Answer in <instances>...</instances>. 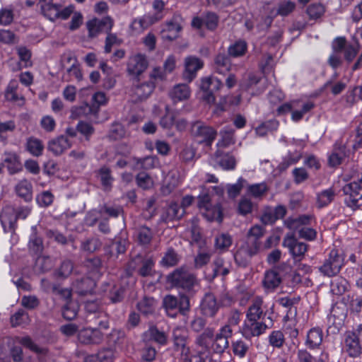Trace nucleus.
<instances>
[{"instance_id": "f257e3e1", "label": "nucleus", "mask_w": 362, "mask_h": 362, "mask_svg": "<svg viewBox=\"0 0 362 362\" xmlns=\"http://www.w3.org/2000/svg\"><path fill=\"white\" fill-rule=\"evenodd\" d=\"M167 282L179 291L180 294H187L193 298L200 289V282L197 275L191 272L187 267L181 266L166 276Z\"/></svg>"}, {"instance_id": "f03ea898", "label": "nucleus", "mask_w": 362, "mask_h": 362, "mask_svg": "<svg viewBox=\"0 0 362 362\" xmlns=\"http://www.w3.org/2000/svg\"><path fill=\"white\" fill-rule=\"evenodd\" d=\"M163 306L170 317H176L178 314L188 315L191 310L190 298L187 294H178V296L167 295L163 300Z\"/></svg>"}, {"instance_id": "7ed1b4c3", "label": "nucleus", "mask_w": 362, "mask_h": 362, "mask_svg": "<svg viewBox=\"0 0 362 362\" xmlns=\"http://www.w3.org/2000/svg\"><path fill=\"white\" fill-rule=\"evenodd\" d=\"M344 264V255L337 249H332L322 265L317 267L319 272L324 276H337Z\"/></svg>"}, {"instance_id": "20e7f679", "label": "nucleus", "mask_w": 362, "mask_h": 362, "mask_svg": "<svg viewBox=\"0 0 362 362\" xmlns=\"http://www.w3.org/2000/svg\"><path fill=\"white\" fill-rule=\"evenodd\" d=\"M190 133L199 144L206 146H211L217 136V132L214 127L201 120L191 124Z\"/></svg>"}, {"instance_id": "39448f33", "label": "nucleus", "mask_w": 362, "mask_h": 362, "mask_svg": "<svg viewBox=\"0 0 362 362\" xmlns=\"http://www.w3.org/2000/svg\"><path fill=\"white\" fill-rule=\"evenodd\" d=\"M341 190L348 207L356 209L362 206V174L356 181L345 185Z\"/></svg>"}, {"instance_id": "423d86ee", "label": "nucleus", "mask_w": 362, "mask_h": 362, "mask_svg": "<svg viewBox=\"0 0 362 362\" xmlns=\"http://www.w3.org/2000/svg\"><path fill=\"white\" fill-rule=\"evenodd\" d=\"M272 315V313L267 317V319L269 320V322H266L245 320L241 329L242 335L246 339L250 340L252 337H259L264 333L266 329L272 328L274 325Z\"/></svg>"}, {"instance_id": "0eeeda50", "label": "nucleus", "mask_w": 362, "mask_h": 362, "mask_svg": "<svg viewBox=\"0 0 362 362\" xmlns=\"http://www.w3.org/2000/svg\"><path fill=\"white\" fill-rule=\"evenodd\" d=\"M222 81L215 77L209 76L203 78L199 88L202 92V99L208 104L214 103L216 101L215 93L223 87Z\"/></svg>"}, {"instance_id": "6e6552de", "label": "nucleus", "mask_w": 362, "mask_h": 362, "mask_svg": "<svg viewBox=\"0 0 362 362\" xmlns=\"http://www.w3.org/2000/svg\"><path fill=\"white\" fill-rule=\"evenodd\" d=\"M93 99L97 105H89L88 104H84L79 107H73L71 111V117L77 119L89 115H96L99 110V105L105 103L106 96L102 92H97L93 95Z\"/></svg>"}, {"instance_id": "1a4fd4ad", "label": "nucleus", "mask_w": 362, "mask_h": 362, "mask_svg": "<svg viewBox=\"0 0 362 362\" xmlns=\"http://www.w3.org/2000/svg\"><path fill=\"white\" fill-rule=\"evenodd\" d=\"M198 206L204 209L208 213L207 216L211 220H216L221 222L223 220V214L219 204L212 206L211 203V197L209 193L204 192L198 196Z\"/></svg>"}, {"instance_id": "9d476101", "label": "nucleus", "mask_w": 362, "mask_h": 362, "mask_svg": "<svg viewBox=\"0 0 362 362\" xmlns=\"http://www.w3.org/2000/svg\"><path fill=\"white\" fill-rule=\"evenodd\" d=\"M282 245L288 247L293 257L298 261L304 257L308 247L307 244L298 241L293 233H288L284 238Z\"/></svg>"}, {"instance_id": "9b49d317", "label": "nucleus", "mask_w": 362, "mask_h": 362, "mask_svg": "<svg viewBox=\"0 0 362 362\" xmlns=\"http://www.w3.org/2000/svg\"><path fill=\"white\" fill-rule=\"evenodd\" d=\"M173 341L174 349L180 351L183 358H189L190 349L188 346L189 336L186 329L183 328H176L173 332Z\"/></svg>"}, {"instance_id": "f8f14e48", "label": "nucleus", "mask_w": 362, "mask_h": 362, "mask_svg": "<svg viewBox=\"0 0 362 362\" xmlns=\"http://www.w3.org/2000/svg\"><path fill=\"white\" fill-rule=\"evenodd\" d=\"M88 35L90 37H96L100 33H109L113 26V21L110 16L102 19L93 18L87 22Z\"/></svg>"}, {"instance_id": "ddd939ff", "label": "nucleus", "mask_w": 362, "mask_h": 362, "mask_svg": "<svg viewBox=\"0 0 362 362\" xmlns=\"http://www.w3.org/2000/svg\"><path fill=\"white\" fill-rule=\"evenodd\" d=\"M179 18V16H174L170 21L161 25L160 34L163 40L172 42L179 37V33L182 29L178 22Z\"/></svg>"}, {"instance_id": "4468645a", "label": "nucleus", "mask_w": 362, "mask_h": 362, "mask_svg": "<svg viewBox=\"0 0 362 362\" xmlns=\"http://www.w3.org/2000/svg\"><path fill=\"white\" fill-rule=\"evenodd\" d=\"M265 229L259 225L252 226L247 232L246 240L243 244L256 254H258L261 247V239L264 236Z\"/></svg>"}, {"instance_id": "2eb2a0df", "label": "nucleus", "mask_w": 362, "mask_h": 362, "mask_svg": "<svg viewBox=\"0 0 362 362\" xmlns=\"http://www.w3.org/2000/svg\"><path fill=\"white\" fill-rule=\"evenodd\" d=\"M233 330L230 325H226L221 327L215 336L212 349L216 354H223L229 346L228 339L232 337Z\"/></svg>"}, {"instance_id": "dca6fc26", "label": "nucleus", "mask_w": 362, "mask_h": 362, "mask_svg": "<svg viewBox=\"0 0 362 362\" xmlns=\"http://www.w3.org/2000/svg\"><path fill=\"white\" fill-rule=\"evenodd\" d=\"M199 310L201 314L204 317H214L219 310V304L214 293H206L202 298Z\"/></svg>"}, {"instance_id": "f3484780", "label": "nucleus", "mask_w": 362, "mask_h": 362, "mask_svg": "<svg viewBox=\"0 0 362 362\" xmlns=\"http://www.w3.org/2000/svg\"><path fill=\"white\" fill-rule=\"evenodd\" d=\"M77 338L82 344H98L103 339V334L97 328H85L78 332Z\"/></svg>"}, {"instance_id": "a211bd4d", "label": "nucleus", "mask_w": 362, "mask_h": 362, "mask_svg": "<svg viewBox=\"0 0 362 362\" xmlns=\"http://www.w3.org/2000/svg\"><path fill=\"white\" fill-rule=\"evenodd\" d=\"M185 214V209L176 202L170 203L166 206L159 219V223H168L170 221L180 220Z\"/></svg>"}, {"instance_id": "6ab92c4d", "label": "nucleus", "mask_w": 362, "mask_h": 362, "mask_svg": "<svg viewBox=\"0 0 362 362\" xmlns=\"http://www.w3.org/2000/svg\"><path fill=\"white\" fill-rule=\"evenodd\" d=\"M148 67V62L145 56L136 54L133 57L127 66L129 75L138 78Z\"/></svg>"}, {"instance_id": "aec40b11", "label": "nucleus", "mask_w": 362, "mask_h": 362, "mask_svg": "<svg viewBox=\"0 0 362 362\" xmlns=\"http://www.w3.org/2000/svg\"><path fill=\"white\" fill-rule=\"evenodd\" d=\"M344 349L348 355L353 358L358 357L361 354L362 347L354 333L348 332L345 334Z\"/></svg>"}, {"instance_id": "412c9836", "label": "nucleus", "mask_w": 362, "mask_h": 362, "mask_svg": "<svg viewBox=\"0 0 362 362\" xmlns=\"http://www.w3.org/2000/svg\"><path fill=\"white\" fill-rule=\"evenodd\" d=\"M203 62L195 57H189L185 59V70L183 73V78L191 82L196 76L197 71L202 68Z\"/></svg>"}, {"instance_id": "4be33fe9", "label": "nucleus", "mask_w": 362, "mask_h": 362, "mask_svg": "<svg viewBox=\"0 0 362 362\" xmlns=\"http://www.w3.org/2000/svg\"><path fill=\"white\" fill-rule=\"evenodd\" d=\"M102 286L103 291L105 292L107 291V287H110L107 296L111 303H118L124 300L126 295L125 286L122 284H114L111 286L107 282L103 283Z\"/></svg>"}, {"instance_id": "5701e85b", "label": "nucleus", "mask_w": 362, "mask_h": 362, "mask_svg": "<svg viewBox=\"0 0 362 362\" xmlns=\"http://www.w3.org/2000/svg\"><path fill=\"white\" fill-rule=\"evenodd\" d=\"M71 144L69 140L65 136L61 135L48 142L47 150L54 156H58L71 148Z\"/></svg>"}, {"instance_id": "b1692460", "label": "nucleus", "mask_w": 362, "mask_h": 362, "mask_svg": "<svg viewBox=\"0 0 362 362\" xmlns=\"http://www.w3.org/2000/svg\"><path fill=\"white\" fill-rule=\"evenodd\" d=\"M154 88L155 84L151 81L134 85L132 91L135 100L138 102L147 99L153 93Z\"/></svg>"}, {"instance_id": "393cba45", "label": "nucleus", "mask_w": 362, "mask_h": 362, "mask_svg": "<svg viewBox=\"0 0 362 362\" xmlns=\"http://www.w3.org/2000/svg\"><path fill=\"white\" fill-rule=\"evenodd\" d=\"M95 286V281L89 276L77 279L74 284V289L79 296L92 293Z\"/></svg>"}, {"instance_id": "a878e982", "label": "nucleus", "mask_w": 362, "mask_h": 362, "mask_svg": "<svg viewBox=\"0 0 362 362\" xmlns=\"http://www.w3.org/2000/svg\"><path fill=\"white\" fill-rule=\"evenodd\" d=\"M31 233L28 245L29 253L31 255L40 257L44 250V244L42 238L37 233L35 227L32 228Z\"/></svg>"}, {"instance_id": "bb28decb", "label": "nucleus", "mask_w": 362, "mask_h": 362, "mask_svg": "<svg viewBox=\"0 0 362 362\" xmlns=\"http://www.w3.org/2000/svg\"><path fill=\"white\" fill-rule=\"evenodd\" d=\"M256 255L255 252L242 245L235 252L234 259L238 266L245 268L249 265L252 257Z\"/></svg>"}, {"instance_id": "cd10ccee", "label": "nucleus", "mask_w": 362, "mask_h": 362, "mask_svg": "<svg viewBox=\"0 0 362 362\" xmlns=\"http://www.w3.org/2000/svg\"><path fill=\"white\" fill-rule=\"evenodd\" d=\"M142 338L145 341H153L160 345H165L168 341L165 332L159 330L154 325L150 326L148 329L143 334Z\"/></svg>"}, {"instance_id": "c85d7f7f", "label": "nucleus", "mask_w": 362, "mask_h": 362, "mask_svg": "<svg viewBox=\"0 0 362 362\" xmlns=\"http://www.w3.org/2000/svg\"><path fill=\"white\" fill-rule=\"evenodd\" d=\"M281 281L278 271L272 269L265 272L262 285L266 290L273 291L280 285Z\"/></svg>"}, {"instance_id": "c756f323", "label": "nucleus", "mask_w": 362, "mask_h": 362, "mask_svg": "<svg viewBox=\"0 0 362 362\" xmlns=\"http://www.w3.org/2000/svg\"><path fill=\"white\" fill-rule=\"evenodd\" d=\"M231 69L230 56L226 53H218L214 59V69L216 72L225 75Z\"/></svg>"}, {"instance_id": "7c9ffc66", "label": "nucleus", "mask_w": 362, "mask_h": 362, "mask_svg": "<svg viewBox=\"0 0 362 362\" xmlns=\"http://www.w3.org/2000/svg\"><path fill=\"white\" fill-rule=\"evenodd\" d=\"M15 192L25 202H30L33 199V185L30 181L23 179L15 186Z\"/></svg>"}, {"instance_id": "2f4dec72", "label": "nucleus", "mask_w": 362, "mask_h": 362, "mask_svg": "<svg viewBox=\"0 0 362 362\" xmlns=\"http://www.w3.org/2000/svg\"><path fill=\"white\" fill-rule=\"evenodd\" d=\"M215 160L216 164L225 170H234L236 166L235 157L229 153L217 151L216 153Z\"/></svg>"}, {"instance_id": "473e14b6", "label": "nucleus", "mask_w": 362, "mask_h": 362, "mask_svg": "<svg viewBox=\"0 0 362 362\" xmlns=\"http://www.w3.org/2000/svg\"><path fill=\"white\" fill-rule=\"evenodd\" d=\"M135 234L137 243L139 245L144 247L148 246L153 238V232L152 229L146 225L138 226L135 229Z\"/></svg>"}, {"instance_id": "72a5a7b5", "label": "nucleus", "mask_w": 362, "mask_h": 362, "mask_svg": "<svg viewBox=\"0 0 362 362\" xmlns=\"http://www.w3.org/2000/svg\"><path fill=\"white\" fill-rule=\"evenodd\" d=\"M349 153L344 145L337 142L334 144L333 153L329 157V165L332 167L339 165L345 157L349 156Z\"/></svg>"}, {"instance_id": "f704fd0d", "label": "nucleus", "mask_w": 362, "mask_h": 362, "mask_svg": "<svg viewBox=\"0 0 362 362\" xmlns=\"http://www.w3.org/2000/svg\"><path fill=\"white\" fill-rule=\"evenodd\" d=\"M169 95L174 103L182 101L189 98L190 90L187 84L179 83L170 91Z\"/></svg>"}, {"instance_id": "c9c22d12", "label": "nucleus", "mask_w": 362, "mask_h": 362, "mask_svg": "<svg viewBox=\"0 0 362 362\" xmlns=\"http://www.w3.org/2000/svg\"><path fill=\"white\" fill-rule=\"evenodd\" d=\"M112 171L110 168L103 165L99 170L95 171L96 177L100 180V184L105 190L111 189L114 180L112 176Z\"/></svg>"}, {"instance_id": "e433bc0d", "label": "nucleus", "mask_w": 362, "mask_h": 362, "mask_svg": "<svg viewBox=\"0 0 362 362\" xmlns=\"http://www.w3.org/2000/svg\"><path fill=\"white\" fill-rule=\"evenodd\" d=\"M103 245V242L97 235L88 237L81 241L80 249L81 251L93 253L98 251Z\"/></svg>"}, {"instance_id": "4c0bfd02", "label": "nucleus", "mask_w": 362, "mask_h": 362, "mask_svg": "<svg viewBox=\"0 0 362 362\" xmlns=\"http://www.w3.org/2000/svg\"><path fill=\"white\" fill-rule=\"evenodd\" d=\"M263 303L262 298L260 297H256L252 304L249 307L247 312V320H254L259 321L262 317L263 311L262 305Z\"/></svg>"}, {"instance_id": "58836bf2", "label": "nucleus", "mask_w": 362, "mask_h": 362, "mask_svg": "<svg viewBox=\"0 0 362 362\" xmlns=\"http://www.w3.org/2000/svg\"><path fill=\"white\" fill-rule=\"evenodd\" d=\"M323 332L319 327L312 328L307 334L305 344L310 349L317 348L322 342Z\"/></svg>"}, {"instance_id": "ea45409f", "label": "nucleus", "mask_w": 362, "mask_h": 362, "mask_svg": "<svg viewBox=\"0 0 362 362\" xmlns=\"http://www.w3.org/2000/svg\"><path fill=\"white\" fill-rule=\"evenodd\" d=\"M4 162L7 164L9 174L13 175L22 170V165L19 157L16 153H5Z\"/></svg>"}, {"instance_id": "a19ab883", "label": "nucleus", "mask_w": 362, "mask_h": 362, "mask_svg": "<svg viewBox=\"0 0 362 362\" xmlns=\"http://www.w3.org/2000/svg\"><path fill=\"white\" fill-rule=\"evenodd\" d=\"M180 255L172 247L168 248L160 260V265L164 267H173L178 264Z\"/></svg>"}, {"instance_id": "79ce46f5", "label": "nucleus", "mask_w": 362, "mask_h": 362, "mask_svg": "<svg viewBox=\"0 0 362 362\" xmlns=\"http://www.w3.org/2000/svg\"><path fill=\"white\" fill-rule=\"evenodd\" d=\"M336 192L332 187L322 190L317 194V206L323 208L332 202L336 197Z\"/></svg>"}, {"instance_id": "37998d69", "label": "nucleus", "mask_w": 362, "mask_h": 362, "mask_svg": "<svg viewBox=\"0 0 362 362\" xmlns=\"http://www.w3.org/2000/svg\"><path fill=\"white\" fill-rule=\"evenodd\" d=\"M136 308L144 315H152L155 312L156 300L152 297H144L138 302Z\"/></svg>"}, {"instance_id": "c03bdc74", "label": "nucleus", "mask_w": 362, "mask_h": 362, "mask_svg": "<svg viewBox=\"0 0 362 362\" xmlns=\"http://www.w3.org/2000/svg\"><path fill=\"white\" fill-rule=\"evenodd\" d=\"M26 150L34 156H40L42 154L44 145L41 140L30 137L27 139Z\"/></svg>"}, {"instance_id": "a18cd8bd", "label": "nucleus", "mask_w": 362, "mask_h": 362, "mask_svg": "<svg viewBox=\"0 0 362 362\" xmlns=\"http://www.w3.org/2000/svg\"><path fill=\"white\" fill-rule=\"evenodd\" d=\"M74 269V263L69 259H64L58 269L54 271V276L62 279L69 277Z\"/></svg>"}, {"instance_id": "49530a36", "label": "nucleus", "mask_w": 362, "mask_h": 362, "mask_svg": "<svg viewBox=\"0 0 362 362\" xmlns=\"http://www.w3.org/2000/svg\"><path fill=\"white\" fill-rule=\"evenodd\" d=\"M40 8L42 13L50 21H54L57 18H59L60 4H53L52 2L49 4L41 6Z\"/></svg>"}, {"instance_id": "de8ad7c7", "label": "nucleus", "mask_w": 362, "mask_h": 362, "mask_svg": "<svg viewBox=\"0 0 362 362\" xmlns=\"http://www.w3.org/2000/svg\"><path fill=\"white\" fill-rule=\"evenodd\" d=\"M326 8L324 5L320 3L310 4L307 9L306 13L310 20L317 21L325 13Z\"/></svg>"}, {"instance_id": "09e8293b", "label": "nucleus", "mask_w": 362, "mask_h": 362, "mask_svg": "<svg viewBox=\"0 0 362 362\" xmlns=\"http://www.w3.org/2000/svg\"><path fill=\"white\" fill-rule=\"evenodd\" d=\"M78 312V305L77 303L68 300L62 308V316L66 320H73L76 318Z\"/></svg>"}, {"instance_id": "8fccbe9b", "label": "nucleus", "mask_w": 362, "mask_h": 362, "mask_svg": "<svg viewBox=\"0 0 362 362\" xmlns=\"http://www.w3.org/2000/svg\"><path fill=\"white\" fill-rule=\"evenodd\" d=\"M347 281L342 278L338 277L331 281L330 291L336 296H341L347 290Z\"/></svg>"}, {"instance_id": "3c124183", "label": "nucleus", "mask_w": 362, "mask_h": 362, "mask_svg": "<svg viewBox=\"0 0 362 362\" xmlns=\"http://www.w3.org/2000/svg\"><path fill=\"white\" fill-rule=\"evenodd\" d=\"M300 300V298H288V297H282L280 298L278 300L279 303L286 308H288V310L287 312V315L284 317V319L286 320L287 318H288L289 315L293 314V315L295 316L297 313V309L296 307H293V305L298 303Z\"/></svg>"}, {"instance_id": "603ef678", "label": "nucleus", "mask_w": 362, "mask_h": 362, "mask_svg": "<svg viewBox=\"0 0 362 362\" xmlns=\"http://www.w3.org/2000/svg\"><path fill=\"white\" fill-rule=\"evenodd\" d=\"M20 343L37 354L45 356L48 353V349L47 348L38 346L33 342L30 337H22L20 339Z\"/></svg>"}, {"instance_id": "864d4df0", "label": "nucleus", "mask_w": 362, "mask_h": 362, "mask_svg": "<svg viewBox=\"0 0 362 362\" xmlns=\"http://www.w3.org/2000/svg\"><path fill=\"white\" fill-rule=\"evenodd\" d=\"M155 262L151 257L145 258L141 261V266L138 270V274L142 277L151 276L154 274Z\"/></svg>"}, {"instance_id": "5fc2aeb1", "label": "nucleus", "mask_w": 362, "mask_h": 362, "mask_svg": "<svg viewBox=\"0 0 362 362\" xmlns=\"http://www.w3.org/2000/svg\"><path fill=\"white\" fill-rule=\"evenodd\" d=\"M229 269L224 267V260L221 257H217L213 262L212 278L214 279L220 275L226 276L229 273Z\"/></svg>"}, {"instance_id": "6e6d98bb", "label": "nucleus", "mask_w": 362, "mask_h": 362, "mask_svg": "<svg viewBox=\"0 0 362 362\" xmlns=\"http://www.w3.org/2000/svg\"><path fill=\"white\" fill-rule=\"evenodd\" d=\"M18 84L16 81H11L5 90V98L8 101L17 102L18 100L23 101V97H19L16 93Z\"/></svg>"}, {"instance_id": "4d7b16f0", "label": "nucleus", "mask_w": 362, "mask_h": 362, "mask_svg": "<svg viewBox=\"0 0 362 362\" xmlns=\"http://www.w3.org/2000/svg\"><path fill=\"white\" fill-rule=\"evenodd\" d=\"M203 18L204 25L208 30L214 31L217 28L219 17L216 13L208 11L204 13Z\"/></svg>"}, {"instance_id": "13d9d810", "label": "nucleus", "mask_w": 362, "mask_h": 362, "mask_svg": "<svg viewBox=\"0 0 362 362\" xmlns=\"http://www.w3.org/2000/svg\"><path fill=\"white\" fill-rule=\"evenodd\" d=\"M196 339V343L200 346L206 347L208 345L207 339H211L214 337L215 329L213 327H204Z\"/></svg>"}, {"instance_id": "bf43d9fd", "label": "nucleus", "mask_w": 362, "mask_h": 362, "mask_svg": "<svg viewBox=\"0 0 362 362\" xmlns=\"http://www.w3.org/2000/svg\"><path fill=\"white\" fill-rule=\"evenodd\" d=\"M232 244V238L228 233H221L215 238V247L221 250H226Z\"/></svg>"}, {"instance_id": "052dcab7", "label": "nucleus", "mask_w": 362, "mask_h": 362, "mask_svg": "<svg viewBox=\"0 0 362 362\" xmlns=\"http://www.w3.org/2000/svg\"><path fill=\"white\" fill-rule=\"evenodd\" d=\"M247 50V44L244 41L236 42L228 47V55L233 57H238L245 54Z\"/></svg>"}, {"instance_id": "680f3d73", "label": "nucleus", "mask_w": 362, "mask_h": 362, "mask_svg": "<svg viewBox=\"0 0 362 362\" xmlns=\"http://www.w3.org/2000/svg\"><path fill=\"white\" fill-rule=\"evenodd\" d=\"M29 317L27 312L23 309L18 310L11 317V323L12 327H17L28 322Z\"/></svg>"}, {"instance_id": "e2e57ef3", "label": "nucleus", "mask_w": 362, "mask_h": 362, "mask_svg": "<svg viewBox=\"0 0 362 362\" xmlns=\"http://www.w3.org/2000/svg\"><path fill=\"white\" fill-rule=\"evenodd\" d=\"M284 342V335L283 332L279 330L272 331L269 336V343L274 348H281Z\"/></svg>"}, {"instance_id": "0e129e2a", "label": "nucleus", "mask_w": 362, "mask_h": 362, "mask_svg": "<svg viewBox=\"0 0 362 362\" xmlns=\"http://www.w3.org/2000/svg\"><path fill=\"white\" fill-rule=\"evenodd\" d=\"M296 8V4L290 0H284L279 4L276 15L287 16Z\"/></svg>"}, {"instance_id": "69168bd1", "label": "nucleus", "mask_w": 362, "mask_h": 362, "mask_svg": "<svg viewBox=\"0 0 362 362\" xmlns=\"http://www.w3.org/2000/svg\"><path fill=\"white\" fill-rule=\"evenodd\" d=\"M206 317H204L203 315L194 316V317L192 318V320H191V322L189 323L190 329L196 333L201 332L202 330H204V327L206 325Z\"/></svg>"}, {"instance_id": "338daca9", "label": "nucleus", "mask_w": 362, "mask_h": 362, "mask_svg": "<svg viewBox=\"0 0 362 362\" xmlns=\"http://www.w3.org/2000/svg\"><path fill=\"white\" fill-rule=\"evenodd\" d=\"M232 349L235 356L243 358L249 350V346L243 340H237L232 342Z\"/></svg>"}, {"instance_id": "774afa93", "label": "nucleus", "mask_w": 362, "mask_h": 362, "mask_svg": "<svg viewBox=\"0 0 362 362\" xmlns=\"http://www.w3.org/2000/svg\"><path fill=\"white\" fill-rule=\"evenodd\" d=\"M358 100H362V86L354 87L346 95V103L350 105H354Z\"/></svg>"}]
</instances>
